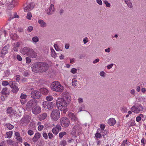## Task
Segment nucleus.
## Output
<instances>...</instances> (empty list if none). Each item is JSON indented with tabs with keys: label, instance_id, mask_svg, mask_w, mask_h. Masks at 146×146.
I'll list each match as a JSON object with an SVG mask.
<instances>
[{
	"label": "nucleus",
	"instance_id": "a19ab883",
	"mask_svg": "<svg viewBox=\"0 0 146 146\" xmlns=\"http://www.w3.org/2000/svg\"><path fill=\"white\" fill-rule=\"evenodd\" d=\"M101 133H102V135L103 137L105 135H107L108 133V130H103L100 132Z\"/></svg>",
	"mask_w": 146,
	"mask_h": 146
},
{
	"label": "nucleus",
	"instance_id": "774afa93",
	"mask_svg": "<svg viewBox=\"0 0 146 146\" xmlns=\"http://www.w3.org/2000/svg\"><path fill=\"white\" fill-rule=\"evenodd\" d=\"M17 59L19 61H21L22 60V58L21 56L19 55H17Z\"/></svg>",
	"mask_w": 146,
	"mask_h": 146
},
{
	"label": "nucleus",
	"instance_id": "603ef678",
	"mask_svg": "<svg viewBox=\"0 0 146 146\" xmlns=\"http://www.w3.org/2000/svg\"><path fill=\"white\" fill-rule=\"evenodd\" d=\"M106 75V73L103 71H102L100 73V75L102 77H104Z\"/></svg>",
	"mask_w": 146,
	"mask_h": 146
},
{
	"label": "nucleus",
	"instance_id": "13d9d810",
	"mask_svg": "<svg viewBox=\"0 0 146 146\" xmlns=\"http://www.w3.org/2000/svg\"><path fill=\"white\" fill-rule=\"evenodd\" d=\"M65 99L67 101H69L70 100V97L68 94H66L65 96Z\"/></svg>",
	"mask_w": 146,
	"mask_h": 146
},
{
	"label": "nucleus",
	"instance_id": "473e14b6",
	"mask_svg": "<svg viewBox=\"0 0 146 146\" xmlns=\"http://www.w3.org/2000/svg\"><path fill=\"white\" fill-rule=\"evenodd\" d=\"M129 127L134 125H135V121L134 120H131L128 122L127 124Z\"/></svg>",
	"mask_w": 146,
	"mask_h": 146
},
{
	"label": "nucleus",
	"instance_id": "37998d69",
	"mask_svg": "<svg viewBox=\"0 0 146 146\" xmlns=\"http://www.w3.org/2000/svg\"><path fill=\"white\" fill-rule=\"evenodd\" d=\"M32 15L31 13L30 12H28L27 14V16L26 17L29 20H30L31 19Z\"/></svg>",
	"mask_w": 146,
	"mask_h": 146
},
{
	"label": "nucleus",
	"instance_id": "c9c22d12",
	"mask_svg": "<svg viewBox=\"0 0 146 146\" xmlns=\"http://www.w3.org/2000/svg\"><path fill=\"white\" fill-rule=\"evenodd\" d=\"M53 99L52 96L51 95L48 96L46 97V100L48 101H51L53 100Z\"/></svg>",
	"mask_w": 146,
	"mask_h": 146
},
{
	"label": "nucleus",
	"instance_id": "e2e57ef3",
	"mask_svg": "<svg viewBox=\"0 0 146 146\" xmlns=\"http://www.w3.org/2000/svg\"><path fill=\"white\" fill-rule=\"evenodd\" d=\"M48 135L49 138L50 139H52L53 137V134L50 132L48 133Z\"/></svg>",
	"mask_w": 146,
	"mask_h": 146
},
{
	"label": "nucleus",
	"instance_id": "393cba45",
	"mask_svg": "<svg viewBox=\"0 0 146 146\" xmlns=\"http://www.w3.org/2000/svg\"><path fill=\"white\" fill-rule=\"evenodd\" d=\"M16 111L13 110L11 107H8L7 110V113L11 114V115H15L16 113Z\"/></svg>",
	"mask_w": 146,
	"mask_h": 146
},
{
	"label": "nucleus",
	"instance_id": "20e7f679",
	"mask_svg": "<svg viewBox=\"0 0 146 146\" xmlns=\"http://www.w3.org/2000/svg\"><path fill=\"white\" fill-rule=\"evenodd\" d=\"M50 116L53 121H57L60 117V111L56 109H53L51 113Z\"/></svg>",
	"mask_w": 146,
	"mask_h": 146
},
{
	"label": "nucleus",
	"instance_id": "bb28decb",
	"mask_svg": "<svg viewBox=\"0 0 146 146\" xmlns=\"http://www.w3.org/2000/svg\"><path fill=\"white\" fill-rule=\"evenodd\" d=\"M40 94L44 95H47L49 93L48 90L46 88H40Z\"/></svg>",
	"mask_w": 146,
	"mask_h": 146
},
{
	"label": "nucleus",
	"instance_id": "ea45409f",
	"mask_svg": "<svg viewBox=\"0 0 146 146\" xmlns=\"http://www.w3.org/2000/svg\"><path fill=\"white\" fill-rule=\"evenodd\" d=\"M5 126L7 127L8 129H11L14 127V126L10 123L6 124Z\"/></svg>",
	"mask_w": 146,
	"mask_h": 146
},
{
	"label": "nucleus",
	"instance_id": "f704fd0d",
	"mask_svg": "<svg viewBox=\"0 0 146 146\" xmlns=\"http://www.w3.org/2000/svg\"><path fill=\"white\" fill-rule=\"evenodd\" d=\"M13 134V132L12 131H10L9 132H7L6 133L7 135V137L8 138H11Z\"/></svg>",
	"mask_w": 146,
	"mask_h": 146
},
{
	"label": "nucleus",
	"instance_id": "c85d7f7f",
	"mask_svg": "<svg viewBox=\"0 0 146 146\" xmlns=\"http://www.w3.org/2000/svg\"><path fill=\"white\" fill-rule=\"evenodd\" d=\"M40 134L39 132L36 133L33 138V141L36 142L40 138Z\"/></svg>",
	"mask_w": 146,
	"mask_h": 146
},
{
	"label": "nucleus",
	"instance_id": "a18cd8bd",
	"mask_svg": "<svg viewBox=\"0 0 146 146\" xmlns=\"http://www.w3.org/2000/svg\"><path fill=\"white\" fill-rule=\"evenodd\" d=\"M95 137L96 138H100L102 137V135L100 133L97 132L95 134Z\"/></svg>",
	"mask_w": 146,
	"mask_h": 146
},
{
	"label": "nucleus",
	"instance_id": "f8f14e48",
	"mask_svg": "<svg viewBox=\"0 0 146 146\" xmlns=\"http://www.w3.org/2000/svg\"><path fill=\"white\" fill-rule=\"evenodd\" d=\"M40 72H45L48 68V65L46 63L40 62Z\"/></svg>",
	"mask_w": 146,
	"mask_h": 146
},
{
	"label": "nucleus",
	"instance_id": "9d476101",
	"mask_svg": "<svg viewBox=\"0 0 146 146\" xmlns=\"http://www.w3.org/2000/svg\"><path fill=\"white\" fill-rule=\"evenodd\" d=\"M42 106L45 109H48L49 110L52 109L53 107L52 102L44 101L42 103Z\"/></svg>",
	"mask_w": 146,
	"mask_h": 146
},
{
	"label": "nucleus",
	"instance_id": "412c9836",
	"mask_svg": "<svg viewBox=\"0 0 146 146\" xmlns=\"http://www.w3.org/2000/svg\"><path fill=\"white\" fill-rule=\"evenodd\" d=\"M33 7V4L32 3H29L24 8L25 12H27L32 10Z\"/></svg>",
	"mask_w": 146,
	"mask_h": 146
},
{
	"label": "nucleus",
	"instance_id": "7c9ffc66",
	"mask_svg": "<svg viewBox=\"0 0 146 146\" xmlns=\"http://www.w3.org/2000/svg\"><path fill=\"white\" fill-rule=\"evenodd\" d=\"M37 125H38V129L39 131H41L44 128V126L43 125L41 124V123L40 122H38L37 123Z\"/></svg>",
	"mask_w": 146,
	"mask_h": 146
},
{
	"label": "nucleus",
	"instance_id": "7ed1b4c3",
	"mask_svg": "<svg viewBox=\"0 0 146 146\" xmlns=\"http://www.w3.org/2000/svg\"><path fill=\"white\" fill-rule=\"evenodd\" d=\"M50 88L52 90L58 92H62L64 89V87L59 82L57 81H54L52 83Z\"/></svg>",
	"mask_w": 146,
	"mask_h": 146
},
{
	"label": "nucleus",
	"instance_id": "2eb2a0df",
	"mask_svg": "<svg viewBox=\"0 0 146 146\" xmlns=\"http://www.w3.org/2000/svg\"><path fill=\"white\" fill-rule=\"evenodd\" d=\"M55 11L54 6V5H50L49 8L46 10V13L48 15H52Z\"/></svg>",
	"mask_w": 146,
	"mask_h": 146
},
{
	"label": "nucleus",
	"instance_id": "72a5a7b5",
	"mask_svg": "<svg viewBox=\"0 0 146 146\" xmlns=\"http://www.w3.org/2000/svg\"><path fill=\"white\" fill-rule=\"evenodd\" d=\"M129 142L127 140L123 141L122 143L121 146H127L129 145Z\"/></svg>",
	"mask_w": 146,
	"mask_h": 146
},
{
	"label": "nucleus",
	"instance_id": "6e6d98bb",
	"mask_svg": "<svg viewBox=\"0 0 146 146\" xmlns=\"http://www.w3.org/2000/svg\"><path fill=\"white\" fill-rule=\"evenodd\" d=\"M105 125L104 124H101L100 125V127L102 131L104 130L105 127Z\"/></svg>",
	"mask_w": 146,
	"mask_h": 146
},
{
	"label": "nucleus",
	"instance_id": "39448f33",
	"mask_svg": "<svg viewBox=\"0 0 146 146\" xmlns=\"http://www.w3.org/2000/svg\"><path fill=\"white\" fill-rule=\"evenodd\" d=\"M37 104V101L35 100H30L27 103L26 105V108L27 109L33 108L36 106Z\"/></svg>",
	"mask_w": 146,
	"mask_h": 146
},
{
	"label": "nucleus",
	"instance_id": "4468645a",
	"mask_svg": "<svg viewBox=\"0 0 146 146\" xmlns=\"http://www.w3.org/2000/svg\"><path fill=\"white\" fill-rule=\"evenodd\" d=\"M28 96L27 95L23 93H22L20 96V101L22 104H25L27 102L26 100Z\"/></svg>",
	"mask_w": 146,
	"mask_h": 146
},
{
	"label": "nucleus",
	"instance_id": "0e129e2a",
	"mask_svg": "<svg viewBox=\"0 0 146 146\" xmlns=\"http://www.w3.org/2000/svg\"><path fill=\"white\" fill-rule=\"evenodd\" d=\"M43 136L45 139H47L48 138V135L47 133L45 132H43Z\"/></svg>",
	"mask_w": 146,
	"mask_h": 146
},
{
	"label": "nucleus",
	"instance_id": "5fc2aeb1",
	"mask_svg": "<svg viewBox=\"0 0 146 146\" xmlns=\"http://www.w3.org/2000/svg\"><path fill=\"white\" fill-rule=\"evenodd\" d=\"M28 134L30 135H32L34 134L33 131L31 129L27 131Z\"/></svg>",
	"mask_w": 146,
	"mask_h": 146
},
{
	"label": "nucleus",
	"instance_id": "c756f323",
	"mask_svg": "<svg viewBox=\"0 0 146 146\" xmlns=\"http://www.w3.org/2000/svg\"><path fill=\"white\" fill-rule=\"evenodd\" d=\"M47 116L46 113H44L39 115V119L40 120H42L45 119Z\"/></svg>",
	"mask_w": 146,
	"mask_h": 146
},
{
	"label": "nucleus",
	"instance_id": "a878e982",
	"mask_svg": "<svg viewBox=\"0 0 146 146\" xmlns=\"http://www.w3.org/2000/svg\"><path fill=\"white\" fill-rule=\"evenodd\" d=\"M7 88H3L1 91V94L7 96L9 94L10 92L9 91L7 90Z\"/></svg>",
	"mask_w": 146,
	"mask_h": 146
},
{
	"label": "nucleus",
	"instance_id": "c03bdc74",
	"mask_svg": "<svg viewBox=\"0 0 146 146\" xmlns=\"http://www.w3.org/2000/svg\"><path fill=\"white\" fill-rule=\"evenodd\" d=\"M7 143L9 145H12L13 146H15L13 141L11 139L8 140L7 141Z\"/></svg>",
	"mask_w": 146,
	"mask_h": 146
},
{
	"label": "nucleus",
	"instance_id": "1a4fd4ad",
	"mask_svg": "<svg viewBox=\"0 0 146 146\" xmlns=\"http://www.w3.org/2000/svg\"><path fill=\"white\" fill-rule=\"evenodd\" d=\"M10 86L12 89V91L15 93H17L19 90L18 87L16 86L15 82L14 81L10 82Z\"/></svg>",
	"mask_w": 146,
	"mask_h": 146
},
{
	"label": "nucleus",
	"instance_id": "aec40b11",
	"mask_svg": "<svg viewBox=\"0 0 146 146\" xmlns=\"http://www.w3.org/2000/svg\"><path fill=\"white\" fill-rule=\"evenodd\" d=\"M29 51V48L27 47H24L21 49L20 52L24 55L28 56Z\"/></svg>",
	"mask_w": 146,
	"mask_h": 146
},
{
	"label": "nucleus",
	"instance_id": "9b49d317",
	"mask_svg": "<svg viewBox=\"0 0 146 146\" xmlns=\"http://www.w3.org/2000/svg\"><path fill=\"white\" fill-rule=\"evenodd\" d=\"M40 93L37 90H34L31 93V97L34 99H38L41 96Z\"/></svg>",
	"mask_w": 146,
	"mask_h": 146
},
{
	"label": "nucleus",
	"instance_id": "864d4df0",
	"mask_svg": "<svg viewBox=\"0 0 146 146\" xmlns=\"http://www.w3.org/2000/svg\"><path fill=\"white\" fill-rule=\"evenodd\" d=\"M104 2L106 7H110V4L108 3V1L105 0L104 1Z\"/></svg>",
	"mask_w": 146,
	"mask_h": 146
},
{
	"label": "nucleus",
	"instance_id": "a211bd4d",
	"mask_svg": "<svg viewBox=\"0 0 146 146\" xmlns=\"http://www.w3.org/2000/svg\"><path fill=\"white\" fill-rule=\"evenodd\" d=\"M41 111V108L39 106H35L32 108V112L35 115H37L40 113Z\"/></svg>",
	"mask_w": 146,
	"mask_h": 146
},
{
	"label": "nucleus",
	"instance_id": "f3484780",
	"mask_svg": "<svg viewBox=\"0 0 146 146\" xmlns=\"http://www.w3.org/2000/svg\"><path fill=\"white\" fill-rule=\"evenodd\" d=\"M9 33L10 37L13 40H15L17 38L18 36L17 34L15 33H14V34L11 33L9 31L6 32L5 31H4V36L5 37L6 36L7 34Z\"/></svg>",
	"mask_w": 146,
	"mask_h": 146
},
{
	"label": "nucleus",
	"instance_id": "b1692460",
	"mask_svg": "<svg viewBox=\"0 0 146 146\" xmlns=\"http://www.w3.org/2000/svg\"><path fill=\"white\" fill-rule=\"evenodd\" d=\"M108 123L110 126H113L116 123V120L114 118H111L108 120Z\"/></svg>",
	"mask_w": 146,
	"mask_h": 146
},
{
	"label": "nucleus",
	"instance_id": "4c0bfd02",
	"mask_svg": "<svg viewBox=\"0 0 146 146\" xmlns=\"http://www.w3.org/2000/svg\"><path fill=\"white\" fill-rule=\"evenodd\" d=\"M77 80L76 78H73L72 80V85L74 86H76L77 84Z\"/></svg>",
	"mask_w": 146,
	"mask_h": 146
},
{
	"label": "nucleus",
	"instance_id": "09e8293b",
	"mask_svg": "<svg viewBox=\"0 0 146 146\" xmlns=\"http://www.w3.org/2000/svg\"><path fill=\"white\" fill-rule=\"evenodd\" d=\"M54 48H55L56 50L58 51H61L62 50H60L59 47H58V46L57 44H54Z\"/></svg>",
	"mask_w": 146,
	"mask_h": 146
},
{
	"label": "nucleus",
	"instance_id": "e433bc0d",
	"mask_svg": "<svg viewBox=\"0 0 146 146\" xmlns=\"http://www.w3.org/2000/svg\"><path fill=\"white\" fill-rule=\"evenodd\" d=\"M32 40L33 42L36 43L38 41L39 38L36 36H34L32 38Z\"/></svg>",
	"mask_w": 146,
	"mask_h": 146
},
{
	"label": "nucleus",
	"instance_id": "dca6fc26",
	"mask_svg": "<svg viewBox=\"0 0 146 146\" xmlns=\"http://www.w3.org/2000/svg\"><path fill=\"white\" fill-rule=\"evenodd\" d=\"M61 129V127L59 125H57L55 127L53 128L52 130V132L54 134L56 135Z\"/></svg>",
	"mask_w": 146,
	"mask_h": 146
},
{
	"label": "nucleus",
	"instance_id": "79ce46f5",
	"mask_svg": "<svg viewBox=\"0 0 146 146\" xmlns=\"http://www.w3.org/2000/svg\"><path fill=\"white\" fill-rule=\"evenodd\" d=\"M66 134V133L65 132H60L59 133V137L60 138H62L63 136Z\"/></svg>",
	"mask_w": 146,
	"mask_h": 146
},
{
	"label": "nucleus",
	"instance_id": "4d7b16f0",
	"mask_svg": "<svg viewBox=\"0 0 146 146\" xmlns=\"http://www.w3.org/2000/svg\"><path fill=\"white\" fill-rule=\"evenodd\" d=\"M26 61L27 63L29 64L31 62V59L27 57L26 58Z\"/></svg>",
	"mask_w": 146,
	"mask_h": 146
},
{
	"label": "nucleus",
	"instance_id": "0eeeda50",
	"mask_svg": "<svg viewBox=\"0 0 146 146\" xmlns=\"http://www.w3.org/2000/svg\"><path fill=\"white\" fill-rule=\"evenodd\" d=\"M143 108L141 105L136 106H134L131 108V110L132 112L136 113H139L140 111L143 110Z\"/></svg>",
	"mask_w": 146,
	"mask_h": 146
},
{
	"label": "nucleus",
	"instance_id": "49530a36",
	"mask_svg": "<svg viewBox=\"0 0 146 146\" xmlns=\"http://www.w3.org/2000/svg\"><path fill=\"white\" fill-rule=\"evenodd\" d=\"M9 84V83L7 81H3L2 83V85L3 86H6L8 85Z\"/></svg>",
	"mask_w": 146,
	"mask_h": 146
},
{
	"label": "nucleus",
	"instance_id": "6ab92c4d",
	"mask_svg": "<svg viewBox=\"0 0 146 146\" xmlns=\"http://www.w3.org/2000/svg\"><path fill=\"white\" fill-rule=\"evenodd\" d=\"M9 48V45H7L5 46L3 48L1 52V55H0V56L2 57L3 56H4L5 54L7 53L8 52V49Z\"/></svg>",
	"mask_w": 146,
	"mask_h": 146
},
{
	"label": "nucleus",
	"instance_id": "4be33fe9",
	"mask_svg": "<svg viewBox=\"0 0 146 146\" xmlns=\"http://www.w3.org/2000/svg\"><path fill=\"white\" fill-rule=\"evenodd\" d=\"M28 56L32 58H35L36 56V53L33 49L29 48V51Z\"/></svg>",
	"mask_w": 146,
	"mask_h": 146
},
{
	"label": "nucleus",
	"instance_id": "f03ea898",
	"mask_svg": "<svg viewBox=\"0 0 146 146\" xmlns=\"http://www.w3.org/2000/svg\"><path fill=\"white\" fill-rule=\"evenodd\" d=\"M56 104L58 110L64 113L68 111V104L63 97L58 98L56 100Z\"/></svg>",
	"mask_w": 146,
	"mask_h": 146
},
{
	"label": "nucleus",
	"instance_id": "6e6552de",
	"mask_svg": "<svg viewBox=\"0 0 146 146\" xmlns=\"http://www.w3.org/2000/svg\"><path fill=\"white\" fill-rule=\"evenodd\" d=\"M40 62H38L33 64L31 66L33 72L37 73L40 71Z\"/></svg>",
	"mask_w": 146,
	"mask_h": 146
},
{
	"label": "nucleus",
	"instance_id": "bf43d9fd",
	"mask_svg": "<svg viewBox=\"0 0 146 146\" xmlns=\"http://www.w3.org/2000/svg\"><path fill=\"white\" fill-rule=\"evenodd\" d=\"M5 74L6 76H8L10 74V72L9 70H6L5 72Z\"/></svg>",
	"mask_w": 146,
	"mask_h": 146
},
{
	"label": "nucleus",
	"instance_id": "69168bd1",
	"mask_svg": "<svg viewBox=\"0 0 146 146\" xmlns=\"http://www.w3.org/2000/svg\"><path fill=\"white\" fill-rule=\"evenodd\" d=\"M17 139L20 142H22V138L20 136L19 137H16Z\"/></svg>",
	"mask_w": 146,
	"mask_h": 146
},
{
	"label": "nucleus",
	"instance_id": "680f3d73",
	"mask_svg": "<svg viewBox=\"0 0 146 146\" xmlns=\"http://www.w3.org/2000/svg\"><path fill=\"white\" fill-rule=\"evenodd\" d=\"M75 62V59L74 58H70V63L71 64H73Z\"/></svg>",
	"mask_w": 146,
	"mask_h": 146
},
{
	"label": "nucleus",
	"instance_id": "f257e3e1",
	"mask_svg": "<svg viewBox=\"0 0 146 146\" xmlns=\"http://www.w3.org/2000/svg\"><path fill=\"white\" fill-rule=\"evenodd\" d=\"M68 116L72 120L71 124L73 126L72 129V134L74 135L76 133H80L81 130V129L80 124L78 119L73 113L71 112L69 113Z\"/></svg>",
	"mask_w": 146,
	"mask_h": 146
},
{
	"label": "nucleus",
	"instance_id": "2f4dec72",
	"mask_svg": "<svg viewBox=\"0 0 146 146\" xmlns=\"http://www.w3.org/2000/svg\"><path fill=\"white\" fill-rule=\"evenodd\" d=\"M50 50L51 52V56L52 57L54 58H56V54L54 50V49L52 48H50Z\"/></svg>",
	"mask_w": 146,
	"mask_h": 146
},
{
	"label": "nucleus",
	"instance_id": "8fccbe9b",
	"mask_svg": "<svg viewBox=\"0 0 146 146\" xmlns=\"http://www.w3.org/2000/svg\"><path fill=\"white\" fill-rule=\"evenodd\" d=\"M77 71V69H76L75 68H73L71 69L70 72L72 74H75L76 73Z\"/></svg>",
	"mask_w": 146,
	"mask_h": 146
},
{
	"label": "nucleus",
	"instance_id": "5701e85b",
	"mask_svg": "<svg viewBox=\"0 0 146 146\" xmlns=\"http://www.w3.org/2000/svg\"><path fill=\"white\" fill-rule=\"evenodd\" d=\"M20 45V42H16L12 44L13 46V49L14 51L17 52L18 51V48L19 47Z\"/></svg>",
	"mask_w": 146,
	"mask_h": 146
},
{
	"label": "nucleus",
	"instance_id": "cd10ccee",
	"mask_svg": "<svg viewBox=\"0 0 146 146\" xmlns=\"http://www.w3.org/2000/svg\"><path fill=\"white\" fill-rule=\"evenodd\" d=\"M38 23L40 25V26L42 28L46 27L47 26L46 23L42 19H39Z\"/></svg>",
	"mask_w": 146,
	"mask_h": 146
},
{
	"label": "nucleus",
	"instance_id": "423d86ee",
	"mask_svg": "<svg viewBox=\"0 0 146 146\" xmlns=\"http://www.w3.org/2000/svg\"><path fill=\"white\" fill-rule=\"evenodd\" d=\"M60 123L63 127H67L70 124V121L67 117H64L61 119Z\"/></svg>",
	"mask_w": 146,
	"mask_h": 146
},
{
	"label": "nucleus",
	"instance_id": "338daca9",
	"mask_svg": "<svg viewBox=\"0 0 146 146\" xmlns=\"http://www.w3.org/2000/svg\"><path fill=\"white\" fill-rule=\"evenodd\" d=\"M83 42L84 44H86V43H87V42L88 41V38L87 37H85L84 39H83Z\"/></svg>",
	"mask_w": 146,
	"mask_h": 146
},
{
	"label": "nucleus",
	"instance_id": "052dcab7",
	"mask_svg": "<svg viewBox=\"0 0 146 146\" xmlns=\"http://www.w3.org/2000/svg\"><path fill=\"white\" fill-rule=\"evenodd\" d=\"M7 96L5 95H3L1 94V99L3 101H4L5 99V98L7 97Z\"/></svg>",
	"mask_w": 146,
	"mask_h": 146
},
{
	"label": "nucleus",
	"instance_id": "58836bf2",
	"mask_svg": "<svg viewBox=\"0 0 146 146\" xmlns=\"http://www.w3.org/2000/svg\"><path fill=\"white\" fill-rule=\"evenodd\" d=\"M125 2L127 5L129 7H132V3L129 0H125Z\"/></svg>",
	"mask_w": 146,
	"mask_h": 146
},
{
	"label": "nucleus",
	"instance_id": "3c124183",
	"mask_svg": "<svg viewBox=\"0 0 146 146\" xmlns=\"http://www.w3.org/2000/svg\"><path fill=\"white\" fill-rule=\"evenodd\" d=\"M84 109V104H82L81 106L79 107L78 108V110L80 111H83Z\"/></svg>",
	"mask_w": 146,
	"mask_h": 146
},
{
	"label": "nucleus",
	"instance_id": "ddd939ff",
	"mask_svg": "<svg viewBox=\"0 0 146 146\" xmlns=\"http://www.w3.org/2000/svg\"><path fill=\"white\" fill-rule=\"evenodd\" d=\"M31 117L29 115H25L21 121V123L23 126H25L29 122Z\"/></svg>",
	"mask_w": 146,
	"mask_h": 146
},
{
	"label": "nucleus",
	"instance_id": "de8ad7c7",
	"mask_svg": "<svg viewBox=\"0 0 146 146\" xmlns=\"http://www.w3.org/2000/svg\"><path fill=\"white\" fill-rule=\"evenodd\" d=\"M19 17V16L17 15V14L16 13H15L13 15V17H12V18L10 17L9 19V20H11L12 19H13V18H18Z\"/></svg>",
	"mask_w": 146,
	"mask_h": 146
}]
</instances>
